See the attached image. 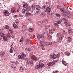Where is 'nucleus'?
Segmentation results:
<instances>
[{
  "label": "nucleus",
  "instance_id": "4d7b16f0",
  "mask_svg": "<svg viewBox=\"0 0 73 73\" xmlns=\"http://www.w3.org/2000/svg\"><path fill=\"white\" fill-rule=\"evenodd\" d=\"M41 37L42 38H44V35H41Z\"/></svg>",
  "mask_w": 73,
  "mask_h": 73
},
{
  "label": "nucleus",
  "instance_id": "e2e57ef3",
  "mask_svg": "<svg viewBox=\"0 0 73 73\" xmlns=\"http://www.w3.org/2000/svg\"><path fill=\"white\" fill-rule=\"evenodd\" d=\"M64 5L65 7H66V3H64Z\"/></svg>",
  "mask_w": 73,
  "mask_h": 73
},
{
  "label": "nucleus",
  "instance_id": "37998d69",
  "mask_svg": "<svg viewBox=\"0 0 73 73\" xmlns=\"http://www.w3.org/2000/svg\"><path fill=\"white\" fill-rule=\"evenodd\" d=\"M66 13L67 14V15H69V14H70V13H69V11H67V10H66Z\"/></svg>",
  "mask_w": 73,
  "mask_h": 73
},
{
  "label": "nucleus",
  "instance_id": "6ab92c4d",
  "mask_svg": "<svg viewBox=\"0 0 73 73\" xmlns=\"http://www.w3.org/2000/svg\"><path fill=\"white\" fill-rule=\"evenodd\" d=\"M8 32H9V33L7 34L6 36L8 38H10V37H11V34H12V33H10V32H11L9 31H8Z\"/></svg>",
  "mask_w": 73,
  "mask_h": 73
},
{
  "label": "nucleus",
  "instance_id": "a19ab883",
  "mask_svg": "<svg viewBox=\"0 0 73 73\" xmlns=\"http://www.w3.org/2000/svg\"><path fill=\"white\" fill-rule=\"evenodd\" d=\"M40 45H42L44 44V42H42V41H41L40 42Z\"/></svg>",
  "mask_w": 73,
  "mask_h": 73
},
{
  "label": "nucleus",
  "instance_id": "4468645a",
  "mask_svg": "<svg viewBox=\"0 0 73 73\" xmlns=\"http://www.w3.org/2000/svg\"><path fill=\"white\" fill-rule=\"evenodd\" d=\"M0 36L2 37H3L5 36V34L3 33V31H2L0 33Z\"/></svg>",
  "mask_w": 73,
  "mask_h": 73
},
{
  "label": "nucleus",
  "instance_id": "0eeeda50",
  "mask_svg": "<svg viewBox=\"0 0 73 73\" xmlns=\"http://www.w3.org/2000/svg\"><path fill=\"white\" fill-rule=\"evenodd\" d=\"M3 14L4 15H5V16H9L10 15V13L7 10H5L4 11Z\"/></svg>",
  "mask_w": 73,
  "mask_h": 73
},
{
  "label": "nucleus",
  "instance_id": "603ef678",
  "mask_svg": "<svg viewBox=\"0 0 73 73\" xmlns=\"http://www.w3.org/2000/svg\"><path fill=\"white\" fill-rule=\"evenodd\" d=\"M59 39L60 40H62V37L60 36L59 38Z\"/></svg>",
  "mask_w": 73,
  "mask_h": 73
},
{
  "label": "nucleus",
  "instance_id": "b1692460",
  "mask_svg": "<svg viewBox=\"0 0 73 73\" xmlns=\"http://www.w3.org/2000/svg\"><path fill=\"white\" fill-rule=\"evenodd\" d=\"M47 38H51L52 36L49 35V34L47 33Z\"/></svg>",
  "mask_w": 73,
  "mask_h": 73
},
{
  "label": "nucleus",
  "instance_id": "bb28decb",
  "mask_svg": "<svg viewBox=\"0 0 73 73\" xmlns=\"http://www.w3.org/2000/svg\"><path fill=\"white\" fill-rule=\"evenodd\" d=\"M64 23L66 25H68V27H70V25L69 23H68V22H66V21H65L64 22Z\"/></svg>",
  "mask_w": 73,
  "mask_h": 73
},
{
  "label": "nucleus",
  "instance_id": "423d86ee",
  "mask_svg": "<svg viewBox=\"0 0 73 73\" xmlns=\"http://www.w3.org/2000/svg\"><path fill=\"white\" fill-rule=\"evenodd\" d=\"M31 59L33 61H37V58L36 56L34 55H32L31 56Z\"/></svg>",
  "mask_w": 73,
  "mask_h": 73
},
{
  "label": "nucleus",
  "instance_id": "de8ad7c7",
  "mask_svg": "<svg viewBox=\"0 0 73 73\" xmlns=\"http://www.w3.org/2000/svg\"><path fill=\"white\" fill-rule=\"evenodd\" d=\"M63 33L64 34V35H66V34L65 33V31H64V30L63 31Z\"/></svg>",
  "mask_w": 73,
  "mask_h": 73
},
{
  "label": "nucleus",
  "instance_id": "c03bdc74",
  "mask_svg": "<svg viewBox=\"0 0 73 73\" xmlns=\"http://www.w3.org/2000/svg\"><path fill=\"white\" fill-rule=\"evenodd\" d=\"M52 44V42H50L48 43V45H51Z\"/></svg>",
  "mask_w": 73,
  "mask_h": 73
},
{
  "label": "nucleus",
  "instance_id": "f8f14e48",
  "mask_svg": "<svg viewBox=\"0 0 73 73\" xmlns=\"http://www.w3.org/2000/svg\"><path fill=\"white\" fill-rule=\"evenodd\" d=\"M25 15L26 16H27V17H28V16H29L30 15H31V13L29 11H27L26 12Z\"/></svg>",
  "mask_w": 73,
  "mask_h": 73
},
{
  "label": "nucleus",
  "instance_id": "473e14b6",
  "mask_svg": "<svg viewBox=\"0 0 73 73\" xmlns=\"http://www.w3.org/2000/svg\"><path fill=\"white\" fill-rule=\"evenodd\" d=\"M40 12H41V11L39 10L37 11L36 12V15H39V13H40Z\"/></svg>",
  "mask_w": 73,
  "mask_h": 73
},
{
  "label": "nucleus",
  "instance_id": "1a4fd4ad",
  "mask_svg": "<svg viewBox=\"0 0 73 73\" xmlns=\"http://www.w3.org/2000/svg\"><path fill=\"white\" fill-rule=\"evenodd\" d=\"M60 11L61 12L64 13H66V12L67 11L66 9H64L63 8H60Z\"/></svg>",
  "mask_w": 73,
  "mask_h": 73
},
{
  "label": "nucleus",
  "instance_id": "6e6552de",
  "mask_svg": "<svg viewBox=\"0 0 73 73\" xmlns=\"http://www.w3.org/2000/svg\"><path fill=\"white\" fill-rule=\"evenodd\" d=\"M54 64H55V62L54 61H53L52 62H51L48 63V66H52Z\"/></svg>",
  "mask_w": 73,
  "mask_h": 73
},
{
  "label": "nucleus",
  "instance_id": "f257e3e1",
  "mask_svg": "<svg viewBox=\"0 0 73 73\" xmlns=\"http://www.w3.org/2000/svg\"><path fill=\"white\" fill-rule=\"evenodd\" d=\"M19 59H23L25 60H27V57L25 54L23 52L21 53V55H19L18 56Z\"/></svg>",
  "mask_w": 73,
  "mask_h": 73
},
{
  "label": "nucleus",
  "instance_id": "49530a36",
  "mask_svg": "<svg viewBox=\"0 0 73 73\" xmlns=\"http://www.w3.org/2000/svg\"><path fill=\"white\" fill-rule=\"evenodd\" d=\"M39 23L40 24H42L43 23V21H42V20H41L39 21Z\"/></svg>",
  "mask_w": 73,
  "mask_h": 73
},
{
  "label": "nucleus",
  "instance_id": "a211bd4d",
  "mask_svg": "<svg viewBox=\"0 0 73 73\" xmlns=\"http://www.w3.org/2000/svg\"><path fill=\"white\" fill-rule=\"evenodd\" d=\"M50 27V25H48V24H47V25H45V30H47V29L49 28Z\"/></svg>",
  "mask_w": 73,
  "mask_h": 73
},
{
  "label": "nucleus",
  "instance_id": "052dcab7",
  "mask_svg": "<svg viewBox=\"0 0 73 73\" xmlns=\"http://www.w3.org/2000/svg\"><path fill=\"white\" fill-rule=\"evenodd\" d=\"M67 17H68V18H70V17H71V16L70 15H68Z\"/></svg>",
  "mask_w": 73,
  "mask_h": 73
},
{
  "label": "nucleus",
  "instance_id": "72a5a7b5",
  "mask_svg": "<svg viewBox=\"0 0 73 73\" xmlns=\"http://www.w3.org/2000/svg\"><path fill=\"white\" fill-rule=\"evenodd\" d=\"M28 31L29 32H33V29L32 28H31L29 29Z\"/></svg>",
  "mask_w": 73,
  "mask_h": 73
},
{
  "label": "nucleus",
  "instance_id": "4c0bfd02",
  "mask_svg": "<svg viewBox=\"0 0 73 73\" xmlns=\"http://www.w3.org/2000/svg\"><path fill=\"white\" fill-rule=\"evenodd\" d=\"M20 70L21 71H23L24 70V68H23V67L21 66L20 68Z\"/></svg>",
  "mask_w": 73,
  "mask_h": 73
},
{
  "label": "nucleus",
  "instance_id": "0e129e2a",
  "mask_svg": "<svg viewBox=\"0 0 73 73\" xmlns=\"http://www.w3.org/2000/svg\"><path fill=\"white\" fill-rule=\"evenodd\" d=\"M63 20H64V21L65 22L66 21V19L65 18H63Z\"/></svg>",
  "mask_w": 73,
  "mask_h": 73
},
{
  "label": "nucleus",
  "instance_id": "5fc2aeb1",
  "mask_svg": "<svg viewBox=\"0 0 73 73\" xmlns=\"http://www.w3.org/2000/svg\"><path fill=\"white\" fill-rule=\"evenodd\" d=\"M44 45H48V43L46 42H44Z\"/></svg>",
  "mask_w": 73,
  "mask_h": 73
},
{
  "label": "nucleus",
  "instance_id": "f3484780",
  "mask_svg": "<svg viewBox=\"0 0 73 73\" xmlns=\"http://www.w3.org/2000/svg\"><path fill=\"white\" fill-rule=\"evenodd\" d=\"M11 11L12 13H16V11H15V8L12 7L11 9Z\"/></svg>",
  "mask_w": 73,
  "mask_h": 73
},
{
  "label": "nucleus",
  "instance_id": "79ce46f5",
  "mask_svg": "<svg viewBox=\"0 0 73 73\" xmlns=\"http://www.w3.org/2000/svg\"><path fill=\"white\" fill-rule=\"evenodd\" d=\"M58 24H60L61 23V20H59L57 22Z\"/></svg>",
  "mask_w": 73,
  "mask_h": 73
},
{
  "label": "nucleus",
  "instance_id": "8fccbe9b",
  "mask_svg": "<svg viewBox=\"0 0 73 73\" xmlns=\"http://www.w3.org/2000/svg\"><path fill=\"white\" fill-rule=\"evenodd\" d=\"M54 25L55 27H57V26H58V24L57 23H54Z\"/></svg>",
  "mask_w": 73,
  "mask_h": 73
},
{
  "label": "nucleus",
  "instance_id": "ea45409f",
  "mask_svg": "<svg viewBox=\"0 0 73 73\" xmlns=\"http://www.w3.org/2000/svg\"><path fill=\"white\" fill-rule=\"evenodd\" d=\"M56 16H57V17H61L60 16V14L57 13L56 14Z\"/></svg>",
  "mask_w": 73,
  "mask_h": 73
},
{
  "label": "nucleus",
  "instance_id": "393cba45",
  "mask_svg": "<svg viewBox=\"0 0 73 73\" xmlns=\"http://www.w3.org/2000/svg\"><path fill=\"white\" fill-rule=\"evenodd\" d=\"M13 27H14V29H17L18 27H17V25H16L15 23H14L13 24Z\"/></svg>",
  "mask_w": 73,
  "mask_h": 73
},
{
  "label": "nucleus",
  "instance_id": "a878e982",
  "mask_svg": "<svg viewBox=\"0 0 73 73\" xmlns=\"http://www.w3.org/2000/svg\"><path fill=\"white\" fill-rule=\"evenodd\" d=\"M41 46V48L42 49V50H45V46L44 45V44H42V45H40Z\"/></svg>",
  "mask_w": 73,
  "mask_h": 73
},
{
  "label": "nucleus",
  "instance_id": "c85d7f7f",
  "mask_svg": "<svg viewBox=\"0 0 73 73\" xmlns=\"http://www.w3.org/2000/svg\"><path fill=\"white\" fill-rule=\"evenodd\" d=\"M68 41L70 42L72 41V38L71 37H68Z\"/></svg>",
  "mask_w": 73,
  "mask_h": 73
},
{
  "label": "nucleus",
  "instance_id": "2eb2a0df",
  "mask_svg": "<svg viewBox=\"0 0 73 73\" xmlns=\"http://www.w3.org/2000/svg\"><path fill=\"white\" fill-rule=\"evenodd\" d=\"M8 40V38L7 37L4 36L3 37V40L5 41H7Z\"/></svg>",
  "mask_w": 73,
  "mask_h": 73
},
{
  "label": "nucleus",
  "instance_id": "c756f323",
  "mask_svg": "<svg viewBox=\"0 0 73 73\" xmlns=\"http://www.w3.org/2000/svg\"><path fill=\"white\" fill-rule=\"evenodd\" d=\"M22 13H23V14H24V13H25V12H26V9H22Z\"/></svg>",
  "mask_w": 73,
  "mask_h": 73
},
{
  "label": "nucleus",
  "instance_id": "f704fd0d",
  "mask_svg": "<svg viewBox=\"0 0 73 73\" xmlns=\"http://www.w3.org/2000/svg\"><path fill=\"white\" fill-rule=\"evenodd\" d=\"M26 51H30L31 50V48H30L29 49V48H27L25 49Z\"/></svg>",
  "mask_w": 73,
  "mask_h": 73
},
{
  "label": "nucleus",
  "instance_id": "e433bc0d",
  "mask_svg": "<svg viewBox=\"0 0 73 73\" xmlns=\"http://www.w3.org/2000/svg\"><path fill=\"white\" fill-rule=\"evenodd\" d=\"M29 63L30 64H33V61L32 60H31L29 62Z\"/></svg>",
  "mask_w": 73,
  "mask_h": 73
},
{
  "label": "nucleus",
  "instance_id": "4be33fe9",
  "mask_svg": "<svg viewBox=\"0 0 73 73\" xmlns=\"http://www.w3.org/2000/svg\"><path fill=\"white\" fill-rule=\"evenodd\" d=\"M25 42L26 45H28L29 43V39H27L25 41Z\"/></svg>",
  "mask_w": 73,
  "mask_h": 73
},
{
  "label": "nucleus",
  "instance_id": "c9c22d12",
  "mask_svg": "<svg viewBox=\"0 0 73 73\" xmlns=\"http://www.w3.org/2000/svg\"><path fill=\"white\" fill-rule=\"evenodd\" d=\"M41 36L40 35H37V38L38 39H40L41 38Z\"/></svg>",
  "mask_w": 73,
  "mask_h": 73
},
{
  "label": "nucleus",
  "instance_id": "a18cd8bd",
  "mask_svg": "<svg viewBox=\"0 0 73 73\" xmlns=\"http://www.w3.org/2000/svg\"><path fill=\"white\" fill-rule=\"evenodd\" d=\"M14 63H15V65H18V64H19V63L18 62H17V61L15 62H14Z\"/></svg>",
  "mask_w": 73,
  "mask_h": 73
},
{
  "label": "nucleus",
  "instance_id": "20e7f679",
  "mask_svg": "<svg viewBox=\"0 0 73 73\" xmlns=\"http://www.w3.org/2000/svg\"><path fill=\"white\" fill-rule=\"evenodd\" d=\"M5 29H7L8 31H10V33H12L13 32L12 31V29H11V28L9 27V26L8 25H5Z\"/></svg>",
  "mask_w": 73,
  "mask_h": 73
},
{
  "label": "nucleus",
  "instance_id": "5701e85b",
  "mask_svg": "<svg viewBox=\"0 0 73 73\" xmlns=\"http://www.w3.org/2000/svg\"><path fill=\"white\" fill-rule=\"evenodd\" d=\"M36 9H41V7L39 5H36Z\"/></svg>",
  "mask_w": 73,
  "mask_h": 73
},
{
  "label": "nucleus",
  "instance_id": "7ed1b4c3",
  "mask_svg": "<svg viewBox=\"0 0 73 73\" xmlns=\"http://www.w3.org/2000/svg\"><path fill=\"white\" fill-rule=\"evenodd\" d=\"M51 11V7L49 6H48L44 9V11L45 12H47L48 14H50Z\"/></svg>",
  "mask_w": 73,
  "mask_h": 73
},
{
  "label": "nucleus",
  "instance_id": "aec40b11",
  "mask_svg": "<svg viewBox=\"0 0 73 73\" xmlns=\"http://www.w3.org/2000/svg\"><path fill=\"white\" fill-rule=\"evenodd\" d=\"M61 34L60 33H58L56 35V37L57 38H59L60 37H61Z\"/></svg>",
  "mask_w": 73,
  "mask_h": 73
},
{
  "label": "nucleus",
  "instance_id": "bf43d9fd",
  "mask_svg": "<svg viewBox=\"0 0 73 73\" xmlns=\"http://www.w3.org/2000/svg\"><path fill=\"white\" fill-rule=\"evenodd\" d=\"M57 8L58 9H60V6L58 5H57Z\"/></svg>",
  "mask_w": 73,
  "mask_h": 73
},
{
  "label": "nucleus",
  "instance_id": "6e6d98bb",
  "mask_svg": "<svg viewBox=\"0 0 73 73\" xmlns=\"http://www.w3.org/2000/svg\"><path fill=\"white\" fill-rule=\"evenodd\" d=\"M27 9L28 11H31V8L30 7H28V8Z\"/></svg>",
  "mask_w": 73,
  "mask_h": 73
},
{
  "label": "nucleus",
  "instance_id": "680f3d73",
  "mask_svg": "<svg viewBox=\"0 0 73 73\" xmlns=\"http://www.w3.org/2000/svg\"><path fill=\"white\" fill-rule=\"evenodd\" d=\"M17 17V15H14V18H15V17Z\"/></svg>",
  "mask_w": 73,
  "mask_h": 73
},
{
  "label": "nucleus",
  "instance_id": "58836bf2",
  "mask_svg": "<svg viewBox=\"0 0 73 73\" xmlns=\"http://www.w3.org/2000/svg\"><path fill=\"white\" fill-rule=\"evenodd\" d=\"M57 58H59V57H60V54H57V56H56Z\"/></svg>",
  "mask_w": 73,
  "mask_h": 73
},
{
  "label": "nucleus",
  "instance_id": "39448f33",
  "mask_svg": "<svg viewBox=\"0 0 73 73\" xmlns=\"http://www.w3.org/2000/svg\"><path fill=\"white\" fill-rule=\"evenodd\" d=\"M36 4L35 3H33L31 5V8L32 10L33 11H35V9H36Z\"/></svg>",
  "mask_w": 73,
  "mask_h": 73
},
{
  "label": "nucleus",
  "instance_id": "864d4df0",
  "mask_svg": "<svg viewBox=\"0 0 73 73\" xmlns=\"http://www.w3.org/2000/svg\"><path fill=\"white\" fill-rule=\"evenodd\" d=\"M52 31V32H53L55 31H56V30L54 29H51Z\"/></svg>",
  "mask_w": 73,
  "mask_h": 73
},
{
  "label": "nucleus",
  "instance_id": "3c124183",
  "mask_svg": "<svg viewBox=\"0 0 73 73\" xmlns=\"http://www.w3.org/2000/svg\"><path fill=\"white\" fill-rule=\"evenodd\" d=\"M49 32L50 33H53V31H52V30H49Z\"/></svg>",
  "mask_w": 73,
  "mask_h": 73
},
{
  "label": "nucleus",
  "instance_id": "774afa93",
  "mask_svg": "<svg viewBox=\"0 0 73 73\" xmlns=\"http://www.w3.org/2000/svg\"><path fill=\"white\" fill-rule=\"evenodd\" d=\"M46 19H44V23H46Z\"/></svg>",
  "mask_w": 73,
  "mask_h": 73
},
{
  "label": "nucleus",
  "instance_id": "09e8293b",
  "mask_svg": "<svg viewBox=\"0 0 73 73\" xmlns=\"http://www.w3.org/2000/svg\"><path fill=\"white\" fill-rule=\"evenodd\" d=\"M17 22H16V24H17V25H18V24H19V20H18V19H17Z\"/></svg>",
  "mask_w": 73,
  "mask_h": 73
},
{
  "label": "nucleus",
  "instance_id": "338daca9",
  "mask_svg": "<svg viewBox=\"0 0 73 73\" xmlns=\"http://www.w3.org/2000/svg\"><path fill=\"white\" fill-rule=\"evenodd\" d=\"M11 37L12 38H14V35H12L11 36Z\"/></svg>",
  "mask_w": 73,
  "mask_h": 73
},
{
  "label": "nucleus",
  "instance_id": "13d9d810",
  "mask_svg": "<svg viewBox=\"0 0 73 73\" xmlns=\"http://www.w3.org/2000/svg\"><path fill=\"white\" fill-rule=\"evenodd\" d=\"M69 32L70 33H72V31L71 30H70L69 31Z\"/></svg>",
  "mask_w": 73,
  "mask_h": 73
},
{
  "label": "nucleus",
  "instance_id": "cd10ccee",
  "mask_svg": "<svg viewBox=\"0 0 73 73\" xmlns=\"http://www.w3.org/2000/svg\"><path fill=\"white\" fill-rule=\"evenodd\" d=\"M65 54H66L67 56H70V53L68 52V51H66L65 52Z\"/></svg>",
  "mask_w": 73,
  "mask_h": 73
},
{
  "label": "nucleus",
  "instance_id": "69168bd1",
  "mask_svg": "<svg viewBox=\"0 0 73 73\" xmlns=\"http://www.w3.org/2000/svg\"><path fill=\"white\" fill-rule=\"evenodd\" d=\"M16 67H14V68H13V69L14 70H16Z\"/></svg>",
  "mask_w": 73,
  "mask_h": 73
},
{
  "label": "nucleus",
  "instance_id": "412c9836",
  "mask_svg": "<svg viewBox=\"0 0 73 73\" xmlns=\"http://www.w3.org/2000/svg\"><path fill=\"white\" fill-rule=\"evenodd\" d=\"M52 57L53 59H56L57 58V55L56 54H54Z\"/></svg>",
  "mask_w": 73,
  "mask_h": 73
},
{
  "label": "nucleus",
  "instance_id": "ddd939ff",
  "mask_svg": "<svg viewBox=\"0 0 73 73\" xmlns=\"http://www.w3.org/2000/svg\"><path fill=\"white\" fill-rule=\"evenodd\" d=\"M28 4L27 3H25L23 5V7L25 8H26V9H27V8H28Z\"/></svg>",
  "mask_w": 73,
  "mask_h": 73
},
{
  "label": "nucleus",
  "instance_id": "7c9ffc66",
  "mask_svg": "<svg viewBox=\"0 0 73 73\" xmlns=\"http://www.w3.org/2000/svg\"><path fill=\"white\" fill-rule=\"evenodd\" d=\"M62 64H63L64 65H65V66H66V65H67V64L66 63V62L64 61L62 62Z\"/></svg>",
  "mask_w": 73,
  "mask_h": 73
},
{
  "label": "nucleus",
  "instance_id": "dca6fc26",
  "mask_svg": "<svg viewBox=\"0 0 73 73\" xmlns=\"http://www.w3.org/2000/svg\"><path fill=\"white\" fill-rule=\"evenodd\" d=\"M14 50V48L13 47H11V48L10 50H9V52L10 53H12L13 52V50Z\"/></svg>",
  "mask_w": 73,
  "mask_h": 73
},
{
  "label": "nucleus",
  "instance_id": "2f4dec72",
  "mask_svg": "<svg viewBox=\"0 0 73 73\" xmlns=\"http://www.w3.org/2000/svg\"><path fill=\"white\" fill-rule=\"evenodd\" d=\"M40 15L41 16H44L45 15V13L44 12H43L41 13Z\"/></svg>",
  "mask_w": 73,
  "mask_h": 73
},
{
  "label": "nucleus",
  "instance_id": "f03ea898",
  "mask_svg": "<svg viewBox=\"0 0 73 73\" xmlns=\"http://www.w3.org/2000/svg\"><path fill=\"white\" fill-rule=\"evenodd\" d=\"M44 62V60H40L39 61V63H41V62ZM44 64L42 63H40L36 66V68L39 69L41 68H42Z\"/></svg>",
  "mask_w": 73,
  "mask_h": 73
},
{
  "label": "nucleus",
  "instance_id": "9b49d317",
  "mask_svg": "<svg viewBox=\"0 0 73 73\" xmlns=\"http://www.w3.org/2000/svg\"><path fill=\"white\" fill-rule=\"evenodd\" d=\"M27 28V27L25 25H23L22 26V30L23 32H24Z\"/></svg>",
  "mask_w": 73,
  "mask_h": 73
},
{
  "label": "nucleus",
  "instance_id": "9d476101",
  "mask_svg": "<svg viewBox=\"0 0 73 73\" xmlns=\"http://www.w3.org/2000/svg\"><path fill=\"white\" fill-rule=\"evenodd\" d=\"M5 53L4 51L2 50L0 52V56H3L5 54Z\"/></svg>",
  "mask_w": 73,
  "mask_h": 73
}]
</instances>
